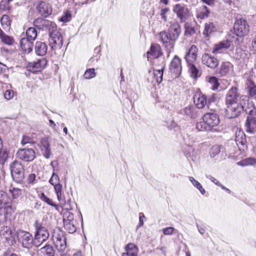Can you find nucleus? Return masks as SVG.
Instances as JSON below:
<instances>
[{"mask_svg": "<svg viewBox=\"0 0 256 256\" xmlns=\"http://www.w3.org/2000/svg\"><path fill=\"white\" fill-rule=\"evenodd\" d=\"M181 34V27L178 22H171L168 32L164 30L159 33L158 36L162 45L168 53L173 50L175 42Z\"/></svg>", "mask_w": 256, "mask_h": 256, "instance_id": "1", "label": "nucleus"}, {"mask_svg": "<svg viewBox=\"0 0 256 256\" xmlns=\"http://www.w3.org/2000/svg\"><path fill=\"white\" fill-rule=\"evenodd\" d=\"M242 102L239 104H226L225 116L228 118L238 117L240 113L244 111L246 114L252 116L256 113L253 104L249 102L248 96H244Z\"/></svg>", "mask_w": 256, "mask_h": 256, "instance_id": "2", "label": "nucleus"}, {"mask_svg": "<svg viewBox=\"0 0 256 256\" xmlns=\"http://www.w3.org/2000/svg\"><path fill=\"white\" fill-rule=\"evenodd\" d=\"M220 120L218 115L215 112H207L202 118V121L196 124V128L200 130L219 131L218 128Z\"/></svg>", "mask_w": 256, "mask_h": 256, "instance_id": "3", "label": "nucleus"}, {"mask_svg": "<svg viewBox=\"0 0 256 256\" xmlns=\"http://www.w3.org/2000/svg\"><path fill=\"white\" fill-rule=\"evenodd\" d=\"M36 232L34 234V246L38 247L46 242L49 237V232L42 222L36 220L34 224Z\"/></svg>", "mask_w": 256, "mask_h": 256, "instance_id": "4", "label": "nucleus"}, {"mask_svg": "<svg viewBox=\"0 0 256 256\" xmlns=\"http://www.w3.org/2000/svg\"><path fill=\"white\" fill-rule=\"evenodd\" d=\"M248 26L245 20L236 18L234 26V32H232L231 37L234 40V43L237 44L238 36L242 37L246 34L248 32Z\"/></svg>", "mask_w": 256, "mask_h": 256, "instance_id": "5", "label": "nucleus"}, {"mask_svg": "<svg viewBox=\"0 0 256 256\" xmlns=\"http://www.w3.org/2000/svg\"><path fill=\"white\" fill-rule=\"evenodd\" d=\"M244 96H246L242 95L238 88L236 86H232L227 92L225 98V104H239L242 102Z\"/></svg>", "mask_w": 256, "mask_h": 256, "instance_id": "6", "label": "nucleus"}, {"mask_svg": "<svg viewBox=\"0 0 256 256\" xmlns=\"http://www.w3.org/2000/svg\"><path fill=\"white\" fill-rule=\"evenodd\" d=\"M11 174L13 180L20 183L24 179V168L20 162L15 160L10 164Z\"/></svg>", "mask_w": 256, "mask_h": 256, "instance_id": "7", "label": "nucleus"}, {"mask_svg": "<svg viewBox=\"0 0 256 256\" xmlns=\"http://www.w3.org/2000/svg\"><path fill=\"white\" fill-rule=\"evenodd\" d=\"M49 36V45L51 48L54 50L60 48L63 44V38L56 28L50 30Z\"/></svg>", "mask_w": 256, "mask_h": 256, "instance_id": "8", "label": "nucleus"}, {"mask_svg": "<svg viewBox=\"0 0 256 256\" xmlns=\"http://www.w3.org/2000/svg\"><path fill=\"white\" fill-rule=\"evenodd\" d=\"M52 240L58 251L63 252L66 248V238L64 232L60 230H54Z\"/></svg>", "mask_w": 256, "mask_h": 256, "instance_id": "9", "label": "nucleus"}, {"mask_svg": "<svg viewBox=\"0 0 256 256\" xmlns=\"http://www.w3.org/2000/svg\"><path fill=\"white\" fill-rule=\"evenodd\" d=\"M16 234L18 240L23 247L30 248L34 246V240L30 233L24 230H18Z\"/></svg>", "mask_w": 256, "mask_h": 256, "instance_id": "10", "label": "nucleus"}, {"mask_svg": "<svg viewBox=\"0 0 256 256\" xmlns=\"http://www.w3.org/2000/svg\"><path fill=\"white\" fill-rule=\"evenodd\" d=\"M173 11L176 14L180 22H186L190 17L188 8L183 4H176L174 6Z\"/></svg>", "mask_w": 256, "mask_h": 256, "instance_id": "11", "label": "nucleus"}, {"mask_svg": "<svg viewBox=\"0 0 256 256\" xmlns=\"http://www.w3.org/2000/svg\"><path fill=\"white\" fill-rule=\"evenodd\" d=\"M169 70L173 78H177L181 74V60L178 56H175L172 60L169 66Z\"/></svg>", "mask_w": 256, "mask_h": 256, "instance_id": "12", "label": "nucleus"}, {"mask_svg": "<svg viewBox=\"0 0 256 256\" xmlns=\"http://www.w3.org/2000/svg\"><path fill=\"white\" fill-rule=\"evenodd\" d=\"M18 158L26 162H31L36 158V153L32 148H21L16 153Z\"/></svg>", "mask_w": 256, "mask_h": 256, "instance_id": "13", "label": "nucleus"}, {"mask_svg": "<svg viewBox=\"0 0 256 256\" xmlns=\"http://www.w3.org/2000/svg\"><path fill=\"white\" fill-rule=\"evenodd\" d=\"M34 24L38 28L43 30H48L50 31L52 28H54L56 27V25L54 22L40 18L36 19L34 22Z\"/></svg>", "mask_w": 256, "mask_h": 256, "instance_id": "14", "label": "nucleus"}, {"mask_svg": "<svg viewBox=\"0 0 256 256\" xmlns=\"http://www.w3.org/2000/svg\"><path fill=\"white\" fill-rule=\"evenodd\" d=\"M46 60L42 58L37 60L36 62H28L26 68L29 71L33 73H36L37 72L40 71L46 66Z\"/></svg>", "mask_w": 256, "mask_h": 256, "instance_id": "15", "label": "nucleus"}, {"mask_svg": "<svg viewBox=\"0 0 256 256\" xmlns=\"http://www.w3.org/2000/svg\"><path fill=\"white\" fill-rule=\"evenodd\" d=\"M198 49L195 45H192L184 56L187 64H196Z\"/></svg>", "mask_w": 256, "mask_h": 256, "instance_id": "16", "label": "nucleus"}, {"mask_svg": "<svg viewBox=\"0 0 256 256\" xmlns=\"http://www.w3.org/2000/svg\"><path fill=\"white\" fill-rule=\"evenodd\" d=\"M234 41V40L231 37V34H229L228 38L226 40L222 41L215 45L212 52L214 54L222 52L223 50L230 48Z\"/></svg>", "mask_w": 256, "mask_h": 256, "instance_id": "17", "label": "nucleus"}, {"mask_svg": "<svg viewBox=\"0 0 256 256\" xmlns=\"http://www.w3.org/2000/svg\"><path fill=\"white\" fill-rule=\"evenodd\" d=\"M202 62L210 68H215L218 64V60L208 54H204L202 58Z\"/></svg>", "mask_w": 256, "mask_h": 256, "instance_id": "18", "label": "nucleus"}, {"mask_svg": "<svg viewBox=\"0 0 256 256\" xmlns=\"http://www.w3.org/2000/svg\"><path fill=\"white\" fill-rule=\"evenodd\" d=\"M36 10L44 18H46L52 12L51 6L46 2H42L36 6Z\"/></svg>", "mask_w": 256, "mask_h": 256, "instance_id": "19", "label": "nucleus"}, {"mask_svg": "<svg viewBox=\"0 0 256 256\" xmlns=\"http://www.w3.org/2000/svg\"><path fill=\"white\" fill-rule=\"evenodd\" d=\"M148 60L152 58H158L162 55L160 46L158 44H152L150 50L147 52Z\"/></svg>", "mask_w": 256, "mask_h": 256, "instance_id": "20", "label": "nucleus"}, {"mask_svg": "<svg viewBox=\"0 0 256 256\" xmlns=\"http://www.w3.org/2000/svg\"><path fill=\"white\" fill-rule=\"evenodd\" d=\"M14 212V210L10 206H0V223L6 221Z\"/></svg>", "mask_w": 256, "mask_h": 256, "instance_id": "21", "label": "nucleus"}, {"mask_svg": "<svg viewBox=\"0 0 256 256\" xmlns=\"http://www.w3.org/2000/svg\"><path fill=\"white\" fill-rule=\"evenodd\" d=\"M235 141L240 150H244L246 148V136L243 132H236Z\"/></svg>", "mask_w": 256, "mask_h": 256, "instance_id": "22", "label": "nucleus"}, {"mask_svg": "<svg viewBox=\"0 0 256 256\" xmlns=\"http://www.w3.org/2000/svg\"><path fill=\"white\" fill-rule=\"evenodd\" d=\"M194 101L197 108H203L207 104V97L202 94H198L194 96Z\"/></svg>", "mask_w": 256, "mask_h": 256, "instance_id": "23", "label": "nucleus"}, {"mask_svg": "<svg viewBox=\"0 0 256 256\" xmlns=\"http://www.w3.org/2000/svg\"><path fill=\"white\" fill-rule=\"evenodd\" d=\"M138 249V247L132 243H129L124 247V252L122 254V256H137Z\"/></svg>", "mask_w": 256, "mask_h": 256, "instance_id": "24", "label": "nucleus"}, {"mask_svg": "<svg viewBox=\"0 0 256 256\" xmlns=\"http://www.w3.org/2000/svg\"><path fill=\"white\" fill-rule=\"evenodd\" d=\"M33 41L28 38H23L20 41V46L22 50L26 53H30L32 51Z\"/></svg>", "mask_w": 256, "mask_h": 256, "instance_id": "25", "label": "nucleus"}, {"mask_svg": "<svg viewBox=\"0 0 256 256\" xmlns=\"http://www.w3.org/2000/svg\"><path fill=\"white\" fill-rule=\"evenodd\" d=\"M180 113L186 117L195 118L198 116V111L194 106H190L181 110Z\"/></svg>", "mask_w": 256, "mask_h": 256, "instance_id": "26", "label": "nucleus"}, {"mask_svg": "<svg viewBox=\"0 0 256 256\" xmlns=\"http://www.w3.org/2000/svg\"><path fill=\"white\" fill-rule=\"evenodd\" d=\"M0 237L2 239L5 240L6 241L12 240V233L10 227L3 226L0 228Z\"/></svg>", "mask_w": 256, "mask_h": 256, "instance_id": "27", "label": "nucleus"}, {"mask_svg": "<svg viewBox=\"0 0 256 256\" xmlns=\"http://www.w3.org/2000/svg\"><path fill=\"white\" fill-rule=\"evenodd\" d=\"M34 50L37 55L44 56L47 52L48 46L44 42H37L36 44Z\"/></svg>", "mask_w": 256, "mask_h": 256, "instance_id": "28", "label": "nucleus"}, {"mask_svg": "<svg viewBox=\"0 0 256 256\" xmlns=\"http://www.w3.org/2000/svg\"><path fill=\"white\" fill-rule=\"evenodd\" d=\"M196 12L198 18L204 19L208 18L210 12L206 6H202L196 8Z\"/></svg>", "mask_w": 256, "mask_h": 256, "instance_id": "29", "label": "nucleus"}, {"mask_svg": "<svg viewBox=\"0 0 256 256\" xmlns=\"http://www.w3.org/2000/svg\"><path fill=\"white\" fill-rule=\"evenodd\" d=\"M184 138L186 144L188 145V146L185 148L186 155L188 158H190L192 160H194V158H196V152L194 150V148L191 146L192 144L194 142V140H191L190 141L189 140L188 142H187L186 140V138Z\"/></svg>", "mask_w": 256, "mask_h": 256, "instance_id": "30", "label": "nucleus"}, {"mask_svg": "<svg viewBox=\"0 0 256 256\" xmlns=\"http://www.w3.org/2000/svg\"><path fill=\"white\" fill-rule=\"evenodd\" d=\"M246 126L248 132H253L256 130V118L249 116L247 118Z\"/></svg>", "mask_w": 256, "mask_h": 256, "instance_id": "31", "label": "nucleus"}, {"mask_svg": "<svg viewBox=\"0 0 256 256\" xmlns=\"http://www.w3.org/2000/svg\"><path fill=\"white\" fill-rule=\"evenodd\" d=\"M77 222L76 220H72V222H64V228L70 234H73L76 232Z\"/></svg>", "mask_w": 256, "mask_h": 256, "instance_id": "32", "label": "nucleus"}, {"mask_svg": "<svg viewBox=\"0 0 256 256\" xmlns=\"http://www.w3.org/2000/svg\"><path fill=\"white\" fill-rule=\"evenodd\" d=\"M0 23L2 28L7 32L10 28L12 20L8 15L4 14L0 19Z\"/></svg>", "mask_w": 256, "mask_h": 256, "instance_id": "33", "label": "nucleus"}, {"mask_svg": "<svg viewBox=\"0 0 256 256\" xmlns=\"http://www.w3.org/2000/svg\"><path fill=\"white\" fill-rule=\"evenodd\" d=\"M0 39L3 43L8 46L12 45L14 42V39L12 36L6 34L0 28Z\"/></svg>", "mask_w": 256, "mask_h": 256, "instance_id": "34", "label": "nucleus"}, {"mask_svg": "<svg viewBox=\"0 0 256 256\" xmlns=\"http://www.w3.org/2000/svg\"><path fill=\"white\" fill-rule=\"evenodd\" d=\"M246 84L250 96L256 99V85L254 84L253 81L250 79L247 80Z\"/></svg>", "mask_w": 256, "mask_h": 256, "instance_id": "35", "label": "nucleus"}, {"mask_svg": "<svg viewBox=\"0 0 256 256\" xmlns=\"http://www.w3.org/2000/svg\"><path fill=\"white\" fill-rule=\"evenodd\" d=\"M188 68V71L190 74V76L192 78H196L198 76H200V73L196 68V64H187Z\"/></svg>", "mask_w": 256, "mask_h": 256, "instance_id": "36", "label": "nucleus"}, {"mask_svg": "<svg viewBox=\"0 0 256 256\" xmlns=\"http://www.w3.org/2000/svg\"><path fill=\"white\" fill-rule=\"evenodd\" d=\"M230 65L231 64L229 62H222L218 69V74L220 76L226 75L230 71Z\"/></svg>", "mask_w": 256, "mask_h": 256, "instance_id": "37", "label": "nucleus"}, {"mask_svg": "<svg viewBox=\"0 0 256 256\" xmlns=\"http://www.w3.org/2000/svg\"><path fill=\"white\" fill-rule=\"evenodd\" d=\"M216 30V28L214 24L212 22H208L205 24L204 30L203 32V34L206 36H208L212 32Z\"/></svg>", "mask_w": 256, "mask_h": 256, "instance_id": "38", "label": "nucleus"}, {"mask_svg": "<svg viewBox=\"0 0 256 256\" xmlns=\"http://www.w3.org/2000/svg\"><path fill=\"white\" fill-rule=\"evenodd\" d=\"M54 186V191L57 196V198L60 202L64 199L62 186L60 183L56 184Z\"/></svg>", "mask_w": 256, "mask_h": 256, "instance_id": "39", "label": "nucleus"}, {"mask_svg": "<svg viewBox=\"0 0 256 256\" xmlns=\"http://www.w3.org/2000/svg\"><path fill=\"white\" fill-rule=\"evenodd\" d=\"M41 252L46 256H54V251L52 246L46 245L40 248Z\"/></svg>", "mask_w": 256, "mask_h": 256, "instance_id": "40", "label": "nucleus"}, {"mask_svg": "<svg viewBox=\"0 0 256 256\" xmlns=\"http://www.w3.org/2000/svg\"><path fill=\"white\" fill-rule=\"evenodd\" d=\"M238 164L241 166H252L256 164V159L253 158H245L238 162Z\"/></svg>", "mask_w": 256, "mask_h": 256, "instance_id": "41", "label": "nucleus"}, {"mask_svg": "<svg viewBox=\"0 0 256 256\" xmlns=\"http://www.w3.org/2000/svg\"><path fill=\"white\" fill-rule=\"evenodd\" d=\"M10 200V198L7 196L6 193L3 191H0V206H8Z\"/></svg>", "mask_w": 256, "mask_h": 256, "instance_id": "42", "label": "nucleus"}, {"mask_svg": "<svg viewBox=\"0 0 256 256\" xmlns=\"http://www.w3.org/2000/svg\"><path fill=\"white\" fill-rule=\"evenodd\" d=\"M26 38L34 40L37 36V32L35 28H30L26 30Z\"/></svg>", "mask_w": 256, "mask_h": 256, "instance_id": "43", "label": "nucleus"}, {"mask_svg": "<svg viewBox=\"0 0 256 256\" xmlns=\"http://www.w3.org/2000/svg\"><path fill=\"white\" fill-rule=\"evenodd\" d=\"M189 180L192 184L202 194H204L206 192L204 189L202 188L201 184L196 180L192 176L189 177Z\"/></svg>", "mask_w": 256, "mask_h": 256, "instance_id": "44", "label": "nucleus"}, {"mask_svg": "<svg viewBox=\"0 0 256 256\" xmlns=\"http://www.w3.org/2000/svg\"><path fill=\"white\" fill-rule=\"evenodd\" d=\"M208 82L210 85V88L214 90L218 88L219 84L217 78L214 76L210 77L208 78Z\"/></svg>", "mask_w": 256, "mask_h": 256, "instance_id": "45", "label": "nucleus"}, {"mask_svg": "<svg viewBox=\"0 0 256 256\" xmlns=\"http://www.w3.org/2000/svg\"><path fill=\"white\" fill-rule=\"evenodd\" d=\"M164 68L160 70H156L154 71V74L158 83H160L162 80V76Z\"/></svg>", "mask_w": 256, "mask_h": 256, "instance_id": "46", "label": "nucleus"}, {"mask_svg": "<svg viewBox=\"0 0 256 256\" xmlns=\"http://www.w3.org/2000/svg\"><path fill=\"white\" fill-rule=\"evenodd\" d=\"M10 1L8 0H2L0 2V10L3 12H9L10 10Z\"/></svg>", "mask_w": 256, "mask_h": 256, "instance_id": "47", "label": "nucleus"}, {"mask_svg": "<svg viewBox=\"0 0 256 256\" xmlns=\"http://www.w3.org/2000/svg\"><path fill=\"white\" fill-rule=\"evenodd\" d=\"M8 152L6 150L2 149V148L0 150V164H4V163L8 158Z\"/></svg>", "mask_w": 256, "mask_h": 256, "instance_id": "48", "label": "nucleus"}, {"mask_svg": "<svg viewBox=\"0 0 256 256\" xmlns=\"http://www.w3.org/2000/svg\"><path fill=\"white\" fill-rule=\"evenodd\" d=\"M9 192L14 199L18 198L22 194V190L18 188H10L9 189Z\"/></svg>", "mask_w": 256, "mask_h": 256, "instance_id": "49", "label": "nucleus"}, {"mask_svg": "<svg viewBox=\"0 0 256 256\" xmlns=\"http://www.w3.org/2000/svg\"><path fill=\"white\" fill-rule=\"evenodd\" d=\"M220 146L218 145L213 146L210 149V157L214 158L217 156L220 152Z\"/></svg>", "mask_w": 256, "mask_h": 256, "instance_id": "50", "label": "nucleus"}, {"mask_svg": "<svg viewBox=\"0 0 256 256\" xmlns=\"http://www.w3.org/2000/svg\"><path fill=\"white\" fill-rule=\"evenodd\" d=\"M40 198L42 201L44 202L46 204H48V205H50L51 206L55 207L56 208H57L58 206L52 200L49 198L48 197H47L44 193H42L40 196Z\"/></svg>", "mask_w": 256, "mask_h": 256, "instance_id": "51", "label": "nucleus"}, {"mask_svg": "<svg viewBox=\"0 0 256 256\" xmlns=\"http://www.w3.org/2000/svg\"><path fill=\"white\" fill-rule=\"evenodd\" d=\"M74 220V214L70 211H65L63 214V222H72Z\"/></svg>", "mask_w": 256, "mask_h": 256, "instance_id": "52", "label": "nucleus"}, {"mask_svg": "<svg viewBox=\"0 0 256 256\" xmlns=\"http://www.w3.org/2000/svg\"><path fill=\"white\" fill-rule=\"evenodd\" d=\"M170 11L168 8H164L160 10V16L164 22L168 20L167 14Z\"/></svg>", "mask_w": 256, "mask_h": 256, "instance_id": "53", "label": "nucleus"}, {"mask_svg": "<svg viewBox=\"0 0 256 256\" xmlns=\"http://www.w3.org/2000/svg\"><path fill=\"white\" fill-rule=\"evenodd\" d=\"M71 12L70 11L67 10L64 12L63 15L60 18V20L62 22H69L71 20Z\"/></svg>", "mask_w": 256, "mask_h": 256, "instance_id": "54", "label": "nucleus"}, {"mask_svg": "<svg viewBox=\"0 0 256 256\" xmlns=\"http://www.w3.org/2000/svg\"><path fill=\"white\" fill-rule=\"evenodd\" d=\"M96 76L95 70L94 68H90L87 70L84 74L86 78L90 79Z\"/></svg>", "mask_w": 256, "mask_h": 256, "instance_id": "55", "label": "nucleus"}, {"mask_svg": "<svg viewBox=\"0 0 256 256\" xmlns=\"http://www.w3.org/2000/svg\"><path fill=\"white\" fill-rule=\"evenodd\" d=\"M28 144H35V142L34 141L33 138L30 136H23L21 140V144L22 145H25Z\"/></svg>", "mask_w": 256, "mask_h": 256, "instance_id": "56", "label": "nucleus"}, {"mask_svg": "<svg viewBox=\"0 0 256 256\" xmlns=\"http://www.w3.org/2000/svg\"><path fill=\"white\" fill-rule=\"evenodd\" d=\"M60 178L57 174L53 172L52 177L49 180L50 183L52 186L55 185L56 184L59 183Z\"/></svg>", "mask_w": 256, "mask_h": 256, "instance_id": "57", "label": "nucleus"}, {"mask_svg": "<svg viewBox=\"0 0 256 256\" xmlns=\"http://www.w3.org/2000/svg\"><path fill=\"white\" fill-rule=\"evenodd\" d=\"M195 33L194 29L193 27L186 26H185V32L184 34L187 36H192Z\"/></svg>", "mask_w": 256, "mask_h": 256, "instance_id": "58", "label": "nucleus"}, {"mask_svg": "<svg viewBox=\"0 0 256 256\" xmlns=\"http://www.w3.org/2000/svg\"><path fill=\"white\" fill-rule=\"evenodd\" d=\"M62 208L64 212L72 210V201L70 200H68L67 202H66L62 205Z\"/></svg>", "mask_w": 256, "mask_h": 256, "instance_id": "59", "label": "nucleus"}, {"mask_svg": "<svg viewBox=\"0 0 256 256\" xmlns=\"http://www.w3.org/2000/svg\"><path fill=\"white\" fill-rule=\"evenodd\" d=\"M42 154L46 158H49L52 154L50 147L41 149Z\"/></svg>", "mask_w": 256, "mask_h": 256, "instance_id": "60", "label": "nucleus"}, {"mask_svg": "<svg viewBox=\"0 0 256 256\" xmlns=\"http://www.w3.org/2000/svg\"><path fill=\"white\" fill-rule=\"evenodd\" d=\"M244 54H245L242 50V48H238L236 49L234 58L236 59L240 60L242 58Z\"/></svg>", "mask_w": 256, "mask_h": 256, "instance_id": "61", "label": "nucleus"}, {"mask_svg": "<svg viewBox=\"0 0 256 256\" xmlns=\"http://www.w3.org/2000/svg\"><path fill=\"white\" fill-rule=\"evenodd\" d=\"M41 149L46 148H50V144L48 140V138H44L41 140Z\"/></svg>", "mask_w": 256, "mask_h": 256, "instance_id": "62", "label": "nucleus"}, {"mask_svg": "<svg viewBox=\"0 0 256 256\" xmlns=\"http://www.w3.org/2000/svg\"><path fill=\"white\" fill-rule=\"evenodd\" d=\"M14 92L12 90H6L4 94V98L8 100H10L12 98L14 97Z\"/></svg>", "mask_w": 256, "mask_h": 256, "instance_id": "63", "label": "nucleus"}, {"mask_svg": "<svg viewBox=\"0 0 256 256\" xmlns=\"http://www.w3.org/2000/svg\"><path fill=\"white\" fill-rule=\"evenodd\" d=\"M174 228L173 227H168L162 230V232L165 235H170L173 233Z\"/></svg>", "mask_w": 256, "mask_h": 256, "instance_id": "64", "label": "nucleus"}]
</instances>
